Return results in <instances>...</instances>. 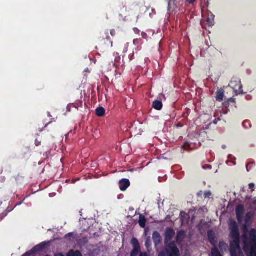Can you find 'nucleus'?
<instances>
[{
    "mask_svg": "<svg viewBox=\"0 0 256 256\" xmlns=\"http://www.w3.org/2000/svg\"><path fill=\"white\" fill-rule=\"evenodd\" d=\"M112 46V42L109 36H106V38H100L98 40L96 48L100 50V52H104L108 48Z\"/></svg>",
    "mask_w": 256,
    "mask_h": 256,
    "instance_id": "nucleus-1",
    "label": "nucleus"
},
{
    "mask_svg": "<svg viewBox=\"0 0 256 256\" xmlns=\"http://www.w3.org/2000/svg\"><path fill=\"white\" fill-rule=\"evenodd\" d=\"M166 251L168 256H180V250L174 242L166 245Z\"/></svg>",
    "mask_w": 256,
    "mask_h": 256,
    "instance_id": "nucleus-2",
    "label": "nucleus"
},
{
    "mask_svg": "<svg viewBox=\"0 0 256 256\" xmlns=\"http://www.w3.org/2000/svg\"><path fill=\"white\" fill-rule=\"evenodd\" d=\"M230 252L231 256H238V252H241L240 239H232L230 242Z\"/></svg>",
    "mask_w": 256,
    "mask_h": 256,
    "instance_id": "nucleus-3",
    "label": "nucleus"
},
{
    "mask_svg": "<svg viewBox=\"0 0 256 256\" xmlns=\"http://www.w3.org/2000/svg\"><path fill=\"white\" fill-rule=\"evenodd\" d=\"M244 250L246 253L248 254L250 256H256V243L244 242Z\"/></svg>",
    "mask_w": 256,
    "mask_h": 256,
    "instance_id": "nucleus-4",
    "label": "nucleus"
},
{
    "mask_svg": "<svg viewBox=\"0 0 256 256\" xmlns=\"http://www.w3.org/2000/svg\"><path fill=\"white\" fill-rule=\"evenodd\" d=\"M230 238L232 239H240V234L238 226L235 222H234L230 226Z\"/></svg>",
    "mask_w": 256,
    "mask_h": 256,
    "instance_id": "nucleus-5",
    "label": "nucleus"
},
{
    "mask_svg": "<svg viewBox=\"0 0 256 256\" xmlns=\"http://www.w3.org/2000/svg\"><path fill=\"white\" fill-rule=\"evenodd\" d=\"M45 246L46 243L42 242L32 248L30 250L26 252L25 254L27 256H30L31 255L34 254L37 252H42Z\"/></svg>",
    "mask_w": 256,
    "mask_h": 256,
    "instance_id": "nucleus-6",
    "label": "nucleus"
},
{
    "mask_svg": "<svg viewBox=\"0 0 256 256\" xmlns=\"http://www.w3.org/2000/svg\"><path fill=\"white\" fill-rule=\"evenodd\" d=\"M244 212V206L242 204L238 205L236 210V218L238 222H241L242 220Z\"/></svg>",
    "mask_w": 256,
    "mask_h": 256,
    "instance_id": "nucleus-7",
    "label": "nucleus"
},
{
    "mask_svg": "<svg viewBox=\"0 0 256 256\" xmlns=\"http://www.w3.org/2000/svg\"><path fill=\"white\" fill-rule=\"evenodd\" d=\"M130 182L128 180L123 178L119 182V188L122 191H125L130 186Z\"/></svg>",
    "mask_w": 256,
    "mask_h": 256,
    "instance_id": "nucleus-8",
    "label": "nucleus"
},
{
    "mask_svg": "<svg viewBox=\"0 0 256 256\" xmlns=\"http://www.w3.org/2000/svg\"><path fill=\"white\" fill-rule=\"evenodd\" d=\"M208 236L209 242L214 246L216 247L217 241L216 240V237L214 232L212 230H210L208 233Z\"/></svg>",
    "mask_w": 256,
    "mask_h": 256,
    "instance_id": "nucleus-9",
    "label": "nucleus"
},
{
    "mask_svg": "<svg viewBox=\"0 0 256 256\" xmlns=\"http://www.w3.org/2000/svg\"><path fill=\"white\" fill-rule=\"evenodd\" d=\"M175 235V232L172 228H168L166 232V240H170Z\"/></svg>",
    "mask_w": 256,
    "mask_h": 256,
    "instance_id": "nucleus-10",
    "label": "nucleus"
},
{
    "mask_svg": "<svg viewBox=\"0 0 256 256\" xmlns=\"http://www.w3.org/2000/svg\"><path fill=\"white\" fill-rule=\"evenodd\" d=\"M12 210L13 208L10 210H6V207H3L2 206H0V221L2 220L9 212L12 211Z\"/></svg>",
    "mask_w": 256,
    "mask_h": 256,
    "instance_id": "nucleus-11",
    "label": "nucleus"
},
{
    "mask_svg": "<svg viewBox=\"0 0 256 256\" xmlns=\"http://www.w3.org/2000/svg\"><path fill=\"white\" fill-rule=\"evenodd\" d=\"M152 239L156 244H158L160 242L161 236L157 231L154 232L152 234Z\"/></svg>",
    "mask_w": 256,
    "mask_h": 256,
    "instance_id": "nucleus-12",
    "label": "nucleus"
},
{
    "mask_svg": "<svg viewBox=\"0 0 256 256\" xmlns=\"http://www.w3.org/2000/svg\"><path fill=\"white\" fill-rule=\"evenodd\" d=\"M224 96V90L222 89H220L216 92V98L217 101L220 102L222 101Z\"/></svg>",
    "mask_w": 256,
    "mask_h": 256,
    "instance_id": "nucleus-13",
    "label": "nucleus"
},
{
    "mask_svg": "<svg viewBox=\"0 0 256 256\" xmlns=\"http://www.w3.org/2000/svg\"><path fill=\"white\" fill-rule=\"evenodd\" d=\"M162 102L160 100H155L152 103L153 108L158 110H161L162 108Z\"/></svg>",
    "mask_w": 256,
    "mask_h": 256,
    "instance_id": "nucleus-14",
    "label": "nucleus"
},
{
    "mask_svg": "<svg viewBox=\"0 0 256 256\" xmlns=\"http://www.w3.org/2000/svg\"><path fill=\"white\" fill-rule=\"evenodd\" d=\"M146 219L143 214H140L139 216L138 224L142 228H144L146 226Z\"/></svg>",
    "mask_w": 256,
    "mask_h": 256,
    "instance_id": "nucleus-15",
    "label": "nucleus"
},
{
    "mask_svg": "<svg viewBox=\"0 0 256 256\" xmlns=\"http://www.w3.org/2000/svg\"><path fill=\"white\" fill-rule=\"evenodd\" d=\"M250 241L248 243H256V230H252L250 233Z\"/></svg>",
    "mask_w": 256,
    "mask_h": 256,
    "instance_id": "nucleus-16",
    "label": "nucleus"
},
{
    "mask_svg": "<svg viewBox=\"0 0 256 256\" xmlns=\"http://www.w3.org/2000/svg\"><path fill=\"white\" fill-rule=\"evenodd\" d=\"M30 150L29 148H24L22 150L21 156L22 158L28 157L30 156Z\"/></svg>",
    "mask_w": 256,
    "mask_h": 256,
    "instance_id": "nucleus-17",
    "label": "nucleus"
},
{
    "mask_svg": "<svg viewBox=\"0 0 256 256\" xmlns=\"http://www.w3.org/2000/svg\"><path fill=\"white\" fill-rule=\"evenodd\" d=\"M105 112V109L102 107H98L96 110V114L98 116H103Z\"/></svg>",
    "mask_w": 256,
    "mask_h": 256,
    "instance_id": "nucleus-18",
    "label": "nucleus"
},
{
    "mask_svg": "<svg viewBox=\"0 0 256 256\" xmlns=\"http://www.w3.org/2000/svg\"><path fill=\"white\" fill-rule=\"evenodd\" d=\"M238 83V85H236L234 87V89L236 90H237L238 92L240 94L242 93V86L241 84L240 81L238 80L236 82Z\"/></svg>",
    "mask_w": 256,
    "mask_h": 256,
    "instance_id": "nucleus-19",
    "label": "nucleus"
},
{
    "mask_svg": "<svg viewBox=\"0 0 256 256\" xmlns=\"http://www.w3.org/2000/svg\"><path fill=\"white\" fill-rule=\"evenodd\" d=\"M184 236H185L184 231V230L180 231L178 233L176 237V241L178 242V241H180L181 240H182L184 238Z\"/></svg>",
    "mask_w": 256,
    "mask_h": 256,
    "instance_id": "nucleus-20",
    "label": "nucleus"
},
{
    "mask_svg": "<svg viewBox=\"0 0 256 256\" xmlns=\"http://www.w3.org/2000/svg\"><path fill=\"white\" fill-rule=\"evenodd\" d=\"M67 256H82L81 252L78 250L74 251V250H70Z\"/></svg>",
    "mask_w": 256,
    "mask_h": 256,
    "instance_id": "nucleus-21",
    "label": "nucleus"
},
{
    "mask_svg": "<svg viewBox=\"0 0 256 256\" xmlns=\"http://www.w3.org/2000/svg\"><path fill=\"white\" fill-rule=\"evenodd\" d=\"M212 256H222L218 248L215 247L212 250Z\"/></svg>",
    "mask_w": 256,
    "mask_h": 256,
    "instance_id": "nucleus-22",
    "label": "nucleus"
},
{
    "mask_svg": "<svg viewBox=\"0 0 256 256\" xmlns=\"http://www.w3.org/2000/svg\"><path fill=\"white\" fill-rule=\"evenodd\" d=\"M253 216H254V214L252 212H248L246 214V216H245L246 222V223L250 221V220L252 218Z\"/></svg>",
    "mask_w": 256,
    "mask_h": 256,
    "instance_id": "nucleus-23",
    "label": "nucleus"
},
{
    "mask_svg": "<svg viewBox=\"0 0 256 256\" xmlns=\"http://www.w3.org/2000/svg\"><path fill=\"white\" fill-rule=\"evenodd\" d=\"M132 244L134 246V248H140V244L138 240L136 238H132Z\"/></svg>",
    "mask_w": 256,
    "mask_h": 256,
    "instance_id": "nucleus-24",
    "label": "nucleus"
},
{
    "mask_svg": "<svg viewBox=\"0 0 256 256\" xmlns=\"http://www.w3.org/2000/svg\"><path fill=\"white\" fill-rule=\"evenodd\" d=\"M140 252V248H134L132 250L130 256H138Z\"/></svg>",
    "mask_w": 256,
    "mask_h": 256,
    "instance_id": "nucleus-25",
    "label": "nucleus"
},
{
    "mask_svg": "<svg viewBox=\"0 0 256 256\" xmlns=\"http://www.w3.org/2000/svg\"><path fill=\"white\" fill-rule=\"evenodd\" d=\"M242 126L245 128H248L251 127L250 121L247 120H245L242 123Z\"/></svg>",
    "mask_w": 256,
    "mask_h": 256,
    "instance_id": "nucleus-26",
    "label": "nucleus"
},
{
    "mask_svg": "<svg viewBox=\"0 0 256 256\" xmlns=\"http://www.w3.org/2000/svg\"><path fill=\"white\" fill-rule=\"evenodd\" d=\"M212 193L210 191H206L204 194V196L205 198H208L210 196H211Z\"/></svg>",
    "mask_w": 256,
    "mask_h": 256,
    "instance_id": "nucleus-27",
    "label": "nucleus"
},
{
    "mask_svg": "<svg viewBox=\"0 0 256 256\" xmlns=\"http://www.w3.org/2000/svg\"><path fill=\"white\" fill-rule=\"evenodd\" d=\"M249 188L252 190V192L254 190L255 184L254 183H250L249 184Z\"/></svg>",
    "mask_w": 256,
    "mask_h": 256,
    "instance_id": "nucleus-28",
    "label": "nucleus"
},
{
    "mask_svg": "<svg viewBox=\"0 0 256 256\" xmlns=\"http://www.w3.org/2000/svg\"><path fill=\"white\" fill-rule=\"evenodd\" d=\"M41 144V140H38V139H36L35 140V145L36 146H40Z\"/></svg>",
    "mask_w": 256,
    "mask_h": 256,
    "instance_id": "nucleus-29",
    "label": "nucleus"
},
{
    "mask_svg": "<svg viewBox=\"0 0 256 256\" xmlns=\"http://www.w3.org/2000/svg\"><path fill=\"white\" fill-rule=\"evenodd\" d=\"M74 236V234L72 232H70L66 235L65 238H68V237L72 236V237Z\"/></svg>",
    "mask_w": 256,
    "mask_h": 256,
    "instance_id": "nucleus-30",
    "label": "nucleus"
},
{
    "mask_svg": "<svg viewBox=\"0 0 256 256\" xmlns=\"http://www.w3.org/2000/svg\"><path fill=\"white\" fill-rule=\"evenodd\" d=\"M112 36H114L116 35V31L114 30H112L110 32Z\"/></svg>",
    "mask_w": 256,
    "mask_h": 256,
    "instance_id": "nucleus-31",
    "label": "nucleus"
},
{
    "mask_svg": "<svg viewBox=\"0 0 256 256\" xmlns=\"http://www.w3.org/2000/svg\"><path fill=\"white\" fill-rule=\"evenodd\" d=\"M226 245V243H224L223 242H220L219 246H220V248H222L223 246H225Z\"/></svg>",
    "mask_w": 256,
    "mask_h": 256,
    "instance_id": "nucleus-32",
    "label": "nucleus"
},
{
    "mask_svg": "<svg viewBox=\"0 0 256 256\" xmlns=\"http://www.w3.org/2000/svg\"><path fill=\"white\" fill-rule=\"evenodd\" d=\"M186 2L190 4H194L196 0H186Z\"/></svg>",
    "mask_w": 256,
    "mask_h": 256,
    "instance_id": "nucleus-33",
    "label": "nucleus"
},
{
    "mask_svg": "<svg viewBox=\"0 0 256 256\" xmlns=\"http://www.w3.org/2000/svg\"><path fill=\"white\" fill-rule=\"evenodd\" d=\"M134 56V52H132V54H130V60H133Z\"/></svg>",
    "mask_w": 256,
    "mask_h": 256,
    "instance_id": "nucleus-34",
    "label": "nucleus"
},
{
    "mask_svg": "<svg viewBox=\"0 0 256 256\" xmlns=\"http://www.w3.org/2000/svg\"><path fill=\"white\" fill-rule=\"evenodd\" d=\"M140 256H148V254L146 252H140Z\"/></svg>",
    "mask_w": 256,
    "mask_h": 256,
    "instance_id": "nucleus-35",
    "label": "nucleus"
},
{
    "mask_svg": "<svg viewBox=\"0 0 256 256\" xmlns=\"http://www.w3.org/2000/svg\"><path fill=\"white\" fill-rule=\"evenodd\" d=\"M158 256H165V253L164 252H162L159 254Z\"/></svg>",
    "mask_w": 256,
    "mask_h": 256,
    "instance_id": "nucleus-36",
    "label": "nucleus"
},
{
    "mask_svg": "<svg viewBox=\"0 0 256 256\" xmlns=\"http://www.w3.org/2000/svg\"><path fill=\"white\" fill-rule=\"evenodd\" d=\"M120 56H118L117 58H116V59H115V62H118L120 60Z\"/></svg>",
    "mask_w": 256,
    "mask_h": 256,
    "instance_id": "nucleus-37",
    "label": "nucleus"
},
{
    "mask_svg": "<svg viewBox=\"0 0 256 256\" xmlns=\"http://www.w3.org/2000/svg\"><path fill=\"white\" fill-rule=\"evenodd\" d=\"M54 256H64V255L62 254H56Z\"/></svg>",
    "mask_w": 256,
    "mask_h": 256,
    "instance_id": "nucleus-38",
    "label": "nucleus"
},
{
    "mask_svg": "<svg viewBox=\"0 0 256 256\" xmlns=\"http://www.w3.org/2000/svg\"><path fill=\"white\" fill-rule=\"evenodd\" d=\"M50 123H52V122H49L48 123L46 124H45V126H44V128H46V126H48L50 124Z\"/></svg>",
    "mask_w": 256,
    "mask_h": 256,
    "instance_id": "nucleus-39",
    "label": "nucleus"
},
{
    "mask_svg": "<svg viewBox=\"0 0 256 256\" xmlns=\"http://www.w3.org/2000/svg\"><path fill=\"white\" fill-rule=\"evenodd\" d=\"M207 22H210V18H208L207 19Z\"/></svg>",
    "mask_w": 256,
    "mask_h": 256,
    "instance_id": "nucleus-40",
    "label": "nucleus"
},
{
    "mask_svg": "<svg viewBox=\"0 0 256 256\" xmlns=\"http://www.w3.org/2000/svg\"><path fill=\"white\" fill-rule=\"evenodd\" d=\"M186 146H182V148H183L184 149H186Z\"/></svg>",
    "mask_w": 256,
    "mask_h": 256,
    "instance_id": "nucleus-41",
    "label": "nucleus"
},
{
    "mask_svg": "<svg viewBox=\"0 0 256 256\" xmlns=\"http://www.w3.org/2000/svg\"><path fill=\"white\" fill-rule=\"evenodd\" d=\"M246 168H247V171L248 172V164L246 165Z\"/></svg>",
    "mask_w": 256,
    "mask_h": 256,
    "instance_id": "nucleus-42",
    "label": "nucleus"
},
{
    "mask_svg": "<svg viewBox=\"0 0 256 256\" xmlns=\"http://www.w3.org/2000/svg\"><path fill=\"white\" fill-rule=\"evenodd\" d=\"M18 177H19V176H18L16 178H15V179H16V180H17V179L18 178Z\"/></svg>",
    "mask_w": 256,
    "mask_h": 256,
    "instance_id": "nucleus-43",
    "label": "nucleus"
},
{
    "mask_svg": "<svg viewBox=\"0 0 256 256\" xmlns=\"http://www.w3.org/2000/svg\"><path fill=\"white\" fill-rule=\"evenodd\" d=\"M22 256H27L25 254H22Z\"/></svg>",
    "mask_w": 256,
    "mask_h": 256,
    "instance_id": "nucleus-44",
    "label": "nucleus"
},
{
    "mask_svg": "<svg viewBox=\"0 0 256 256\" xmlns=\"http://www.w3.org/2000/svg\"><path fill=\"white\" fill-rule=\"evenodd\" d=\"M231 84H233V82H232V81L231 82Z\"/></svg>",
    "mask_w": 256,
    "mask_h": 256,
    "instance_id": "nucleus-45",
    "label": "nucleus"
},
{
    "mask_svg": "<svg viewBox=\"0 0 256 256\" xmlns=\"http://www.w3.org/2000/svg\"><path fill=\"white\" fill-rule=\"evenodd\" d=\"M254 204H256V200L254 201Z\"/></svg>",
    "mask_w": 256,
    "mask_h": 256,
    "instance_id": "nucleus-46",
    "label": "nucleus"
},
{
    "mask_svg": "<svg viewBox=\"0 0 256 256\" xmlns=\"http://www.w3.org/2000/svg\"><path fill=\"white\" fill-rule=\"evenodd\" d=\"M48 256V255H47V256Z\"/></svg>",
    "mask_w": 256,
    "mask_h": 256,
    "instance_id": "nucleus-47",
    "label": "nucleus"
}]
</instances>
